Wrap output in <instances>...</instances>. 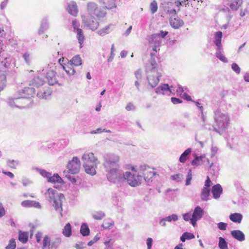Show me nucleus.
<instances>
[{
	"instance_id": "47",
	"label": "nucleus",
	"mask_w": 249,
	"mask_h": 249,
	"mask_svg": "<svg viewBox=\"0 0 249 249\" xmlns=\"http://www.w3.org/2000/svg\"><path fill=\"white\" fill-rule=\"evenodd\" d=\"M92 217L96 220H101L105 216V213L102 211L95 212L92 213Z\"/></svg>"
},
{
	"instance_id": "13",
	"label": "nucleus",
	"mask_w": 249,
	"mask_h": 249,
	"mask_svg": "<svg viewBox=\"0 0 249 249\" xmlns=\"http://www.w3.org/2000/svg\"><path fill=\"white\" fill-rule=\"evenodd\" d=\"M173 86L170 87L168 84H163L160 85L158 88L155 89V92L158 94H168L170 95L172 93V91H175L173 89Z\"/></svg>"
},
{
	"instance_id": "56",
	"label": "nucleus",
	"mask_w": 249,
	"mask_h": 249,
	"mask_svg": "<svg viewBox=\"0 0 249 249\" xmlns=\"http://www.w3.org/2000/svg\"><path fill=\"white\" fill-rule=\"evenodd\" d=\"M231 68L237 74H239L240 73L241 69L236 63H232L231 65Z\"/></svg>"
},
{
	"instance_id": "14",
	"label": "nucleus",
	"mask_w": 249,
	"mask_h": 249,
	"mask_svg": "<svg viewBox=\"0 0 249 249\" xmlns=\"http://www.w3.org/2000/svg\"><path fill=\"white\" fill-rule=\"evenodd\" d=\"M29 101L28 99L24 98L23 96L19 95L18 97L14 98L12 100H10L8 104L12 107H16L20 108H25L26 106L21 105L20 101Z\"/></svg>"
},
{
	"instance_id": "42",
	"label": "nucleus",
	"mask_w": 249,
	"mask_h": 249,
	"mask_svg": "<svg viewBox=\"0 0 249 249\" xmlns=\"http://www.w3.org/2000/svg\"><path fill=\"white\" fill-rule=\"evenodd\" d=\"M73 66H71V65L68 64V65L61 67V69L64 70L69 75H72L74 74L75 72V71L73 69Z\"/></svg>"
},
{
	"instance_id": "2",
	"label": "nucleus",
	"mask_w": 249,
	"mask_h": 249,
	"mask_svg": "<svg viewBox=\"0 0 249 249\" xmlns=\"http://www.w3.org/2000/svg\"><path fill=\"white\" fill-rule=\"evenodd\" d=\"M17 68L14 58L5 54L0 58V91L5 86L6 74L8 72L16 71Z\"/></svg>"
},
{
	"instance_id": "51",
	"label": "nucleus",
	"mask_w": 249,
	"mask_h": 249,
	"mask_svg": "<svg viewBox=\"0 0 249 249\" xmlns=\"http://www.w3.org/2000/svg\"><path fill=\"white\" fill-rule=\"evenodd\" d=\"M167 221L171 222L172 221H177L178 220V215L177 214L174 213L167 217H165Z\"/></svg>"
},
{
	"instance_id": "36",
	"label": "nucleus",
	"mask_w": 249,
	"mask_h": 249,
	"mask_svg": "<svg viewBox=\"0 0 249 249\" xmlns=\"http://www.w3.org/2000/svg\"><path fill=\"white\" fill-rule=\"evenodd\" d=\"M191 152L192 149L191 148L187 149L180 156L179 159V161L181 163H184Z\"/></svg>"
},
{
	"instance_id": "27",
	"label": "nucleus",
	"mask_w": 249,
	"mask_h": 249,
	"mask_svg": "<svg viewBox=\"0 0 249 249\" xmlns=\"http://www.w3.org/2000/svg\"><path fill=\"white\" fill-rule=\"evenodd\" d=\"M32 82V85L37 88L43 86L45 84L44 80L39 76H35Z\"/></svg>"
},
{
	"instance_id": "16",
	"label": "nucleus",
	"mask_w": 249,
	"mask_h": 249,
	"mask_svg": "<svg viewBox=\"0 0 249 249\" xmlns=\"http://www.w3.org/2000/svg\"><path fill=\"white\" fill-rule=\"evenodd\" d=\"M35 94V89L33 87H26L19 92V95L23 96L26 99H30Z\"/></svg>"
},
{
	"instance_id": "44",
	"label": "nucleus",
	"mask_w": 249,
	"mask_h": 249,
	"mask_svg": "<svg viewBox=\"0 0 249 249\" xmlns=\"http://www.w3.org/2000/svg\"><path fill=\"white\" fill-rule=\"evenodd\" d=\"M48 181L49 182L54 183H61L63 182L62 179L57 174H54L52 177L50 176L48 178Z\"/></svg>"
},
{
	"instance_id": "58",
	"label": "nucleus",
	"mask_w": 249,
	"mask_h": 249,
	"mask_svg": "<svg viewBox=\"0 0 249 249\" xmlns=\"http://www.w3.org/2000/svg\"><path fill=\"white\" fill-rule=\"evenodd\" d=\"M134 74H135V76L136 78V80L142 81V71L140 69L137 70L135 72Z\"/></svg>"
},
{
	"instance_id": "60",
	"label": "nucleus",
	"mask_w": 249,
	"mask_h": 249,
	"mask_svg": "<svg viewBox=\"0 0 249 249\" xmlns=\"http://www.w3.org/2000/svg\"><path fill=\"white\" fill-rule=\"evenodd\" d=\"M227 226V224L224 223V222H219V223L217 224V227H218V229H219L221 230H223V231L226 230Z\"/></svg>"
},
{
	"instance_id": "11",
	"label": "nucleus",
	"mask_w": 249,
	"mask_h": 249,
	"mask_svg": "<svg viewBox=\"0 0 249 249\" xmlns=\"http://www.w3.org/2000/svg\"><path fill=\"white\" fill-rule=\"evenodd\" d=\"M81 162L77 157H74L71 160H70L67 165L68 172L71 174H75L80 171Z\"/></svg>"
},
{
	"instance_id": "62",
	"label": "nucleus",
	"mask_w": 249,
	"mask_h": 249,
	"mask_svg": "<svg viewBox=\"0 0 249 249\" xmlns=\"http://www.w3.org/2000/svg\"><path fill=\"white\" fill-rule=\"evenodd\" d=\"M168 32L167 31H161L160 33L154 34V35H157L159 37H160L162 40L167 34Z\"/></svg>"
},
{
	"instance_id": "50",
	"label": "nucleus",
	"mask_w": 249,
	"mask_h": 249,
	"mask_svg": "<svg viewBox=\"0 0 249 249\" xmlns=\"http://www.w3.org/2000/svg\"><path fill=\"white\" fill-rule=\"evenodd\" d=\"M150 9L151 13L154 14L158 10V4L156 1L153 0L150 4Z\"/></svg>"
},
{
	"instance_id": "35",
	"label": "nucleus",
	"mask_w": 249,
	"mask_h": 249,
	"mask_svg": "<svg viewBox=\"0 0 249 249\" xmlns=\"http://www.w3.org/2000/svg\"><path fill=\"white\" fill-rule=\"evenodd\" d=\"M114 224V221L112 219L108 218L104 220L102 227L104 229H109L113 227Z\"/></svg>"
},
{
	"instance_id": "8",
	"label": "nucleus",
	"mask_w": 249,
	"mask_h": 249,
	"mask_svg": "<svg viewBox=\"0 0 249 249\" xmlns=\"http://www.w3.org/2000/svg\"><path fill=\"white\" fill-rule=\"evenodd\" d=\"M103 165L106 170L120 167V157L118 155L113 153H107L104 156Z\"/></svg>"
},
{
	"instance_id": "26",
	"label": "nucleus",
	"mask_w": 249,
	"mask_h": 249,
	"mask_svg": "<svg viewBox=\"0 0 249 249\" xmlns=\"http://www.w3.org/2000/svg\"><path fill=\"white\" fill-rule=\"evenodd\" d=\"M230 219L236 223H240L243 219V215L241 213H231L229 216Z\"/></svg>"
},
{
	"instance_id": "54",
	"label": "nucleus",
	"mask_w": 249,
	"mask_h": 249,
	"mask_svg": "<svg viewBox=\"0 0 249 249\" xmlns=\"http://www.w3.org/2000/svg\"><path fill=\"white\" fill-rule=\"evenodd\" d=\"M16 247V244L15 239H11L10 240L9 244L5 247L6 249H15Z\"/></svg>"
},
{
	"instance_id": "30",
	"label": "nucleus",
	"mask_w": 249,
	"mask_h": 249,
	"mask_svg": "<svg viewBox=\"0 0 249 249\" xmlns=\"http://www.w3.org/2000/svg\"><path fill=\"white\" fill-rule=\"evenodd\" d=\"M82 64V60L79 55L73 56L72 59L69 62V65L75 66H78Z\"/></svg>"
},
{
	"instance_id": "45",
	"label": "nucleus",
	"mask_w": 249,
	"mask_h": 249,
	"mask_svg": "<svg viewBox=\"0 0 249 249\" xmlns=\"http://www.w3.org/2000/svg\"><path fill=\"white\" fill-rule=\"evenodd\" d=\"M22 58L26 64L28 65H31L32 60V56L31 54L28 52H25L22 54Z\"/></svg>"
},
{
	"instance_id": "38",
	"label": "nucleus",
	"mask_w": 249,
	"mask_h": 249,
	"mask_svg": "<svg viewBox=\"0 0 249 249\" xmlns=\"http://www.w3.org/2000/svg\"><path fill=\"white\" fill-rule=\"evenodd\" d=\"M51 244V238L48 235H45L42 240V249H49Z\"/></svg>"
},
{
	"instance_id": "29",
	"label": "nucleus",
	"mask_w": 249,
	"mask_h": 249,
	"mask_svg": "<svg viewBox=\"0 0 249 249\" xmlns=\"http://www.w3.org/2000/svg\"><path fill=\"white\" fill-rule=\"evenodd\" d=\"M223 48H216L215 56L224 63H227L228 59L222 53Z\"/></svg>"
},
{
	"instance_id": "22",
	"label": "nucleus",
	"mask_w": 249,
	"mask_h": 249,
	"mask_svg": "<svg viewBox=\"0 0 249 249\" xmlns=\"http://www.w3.org/2000/svg\"><path fill=\"white\" fill-rule=\"evenodd\" d=\"M21 206L24 207H35L40 208L41 205L38 202L34 200H24L21 202Z\"/></svg>"
},
{
	"instance_id": "34",
	"label": "nucleus",
	"mask_w": 249,
	"mask_h": 249,
	"mask_svg": "<svg viewBox=\"0 0 249 249\" xmlns=\"http://www.w3.org/2000/svg\"><path fill=\"white\" fill-rule=\"evenodd\" d=\"M61 242V239L59 237H56L52 241L51 240L49 249H57Z\"/></svg>"
},
{
	"instance_id": "48",
	"label": "nucleus",
	"mask_w": 249,
	"mask_h": 249,
	"mask_svg": "<svg viewBox=\"0 0 249 249\" xmlns=\"http://www.w3.org/2000/svg\"><path fill=\"white\" fill-rule=\"evenodd\" d=\"M202 158H203L202 156L196 157L192 161V165L193 166H197L200 165L202 163Z\"/></svg>"
},
{
	"instance_id": "39",
	"label": "nucleus",
	"mask_w": 249,
	"mask_h": 249,
	"mask_svg": "<svg viewBox=\"0 0 249 249\" xmlns=\"http://www.w3.org/2000/svg\"><path fill=\"white\" fill-rule=\"evenodd\" d=\"M77 34V38L78 42L80 44V48L82 47V44L85 39V36L83 34V32L81 29H78L77 31H75Z\"/></svg>"
},
{
	"instance_id": "31",
	"label": "nucleus",
	"mask_w": 249,
	"mask_h": 249,
	"mask_svg": "<svg viewBox=\"0 0 249 249\" xmlns=\"http://www.w3.org/2000/svg\"><path fill=\"white\" fill-rule=\"evenodd\" d=\"M113 26V25L109 24L107 26H106L105 27L98 30L97 31V33L101 36H104L109 34L112 31L111 27Z\"/></svg>"
},
{
	"instance_id": "3",
	"label": "nucleus",
	"mask_w": 249,
	"mask_h": 249,
	"mask_svg": "<svg viewBox=\"0 0 249 249\" xmlns=\"http://www.w3.org/2000/svg\"><path fill=\"white\" fill-rule=\"evenodd\" d=\"M214 119L217 127L213 126L215 132L222 135L228 128L230 124V118L227 113L222 112L219 109L214 111Z\"/></svg>"
},
{
	"instance_id": "7",
	"label": "nucleus",
	"mask_w": 249,
	"mask_h": 249,
	"mask_svg": "<svg viewBox=\"0 0 249 249\" xmlns=\"http://www.w3.org/2000/svg\"><path fill=\"white\" fill-rule=\"evenodd\" d=\"M55 63H50L43 70V73L46 74V77L49 85H54L58 83L56 78V70L57 66Z\"/></svg>"
},
{
	"instance_id": "57",
	"label": "nucleus",
	"mask_w": 249,
	"mask_h": 249,
	"mask_svg": "<svg viewBox=\"0 0 249 249\" xmlns=\"http://www.w3.org/2000/svg\"><path fill=\"white\" fill-rule=\"evenodd\" d=\"M164 11L168 14L175 16L177 15L176 11L174 9H171L169 7H165Z\"/></svg>"
},
{
	"instance_id": "53",
	"label": "nucleus",
	"mask_w": 249,
	"mask_h": 249,
	"mask_svg": "<svg viewBox=\"0 0 249 249\" xmlns=\"http://www.w3.org/2000/svg\"><path fill=\"white\" fill-rule=\"evenodd\" d=\"M70 173H69L68 171H64V174L65 175L66 178H67L70 181H71L72 183L76 182V179L75 178L74 176H71L70 175Z\"/></svg>"
},
{
	"instance_id": "59",
	"label": "nucleus",
	"mask_w": 249,
	"mask_h": 249,
	"mask_svg": "<svg viewBox=\"0 0 249 249\" xmlns=\"http://www.w3.org/2000/svg\"><path fill=\"white\" fill-rule=\"evenodd\" d=\"M43 233L41 231H38L36 234V239L38 243H40L41 240V238L42 237Z\"/></svg>"
},
{
	"instance_id": "46",
	"label": "nucleus",
	"mask_w": 249,
	"mask_h": 249,
	"mask_svg": "<svg viewBox=\"0 0 249 249\" xmlns=\"http://www.w3.org/2000/svg\"><path fill=\"white\" fill-rule=\"evenodd\" d=\"M218 247L220 249H229L227 242L222 237L219 238Z\"/></svg>"
},
{
	"instance_id": "10",
	"label": "nucleus",
	"mask_w": 249,
	"mask_h": 249,
	"mask_svg": "<svg viewBox=\"0 0 249 249\" xmlns=\"http://www.w3.org/2000/svg\"><path fill=\"white\" fill-rule=\"evenodd\" d=\"M142 177L141 175H135L130 172H126L124 174V180L127 182L132 187H136L141 184Z\"/></svg>"
},
{
	"instance_id": "28",
	"label": "nucleus",
	"mask_w": 249,
	"mask_h": 249,
	"mask_svg": "<svg viewBox=\"0 0 249 249\" xmlns=\"http://www.w3.org/2000/svg\"><path fill=\"white\" fill-rule=\"evenodd\" d=\"M210 189L208 187H203L201 193V199L202 201H208L209 199Z\"/></svg>"
},
{
	"instance_id": "20",
	"label": "nucleus",
	"mask_w": 249,
	"mask_h": 249,
	"mask_svg": "<svg viewBox=\"0 0 249 249\" xmlns=\"http://www.w3.org/2000/svg\"><path fill=\"white\" fill-rule=\"evenodd\" d=\"M67 11L71 15L76 16L78 13L77 4L74 1L70 2L67 7Z\"/></svg>"
},
{
	"instance_id": "18",
	"label": "nucleus",
	"mask_w": 249,
	"mask_h": 249,
	"mask_svg": "<svg viewBox=\"0 0 249 249\" xmlns=\"http://www.w3.org/2000/svg\"><path fill=\"white\" fill-rule=\"evenodd\" d=\"M150 168V167L146 164H141L138 169H136L135 167H132L131 170L135 173H138V175H141L143 177L144 173H146Z\"/></svg>"
},
{
	"instance_id": "21",
	"label": "nucleus",
	"mask_w": 249,
	"mask_h": 249,
	"mask_svg": "<svg viewBox=\"0 0 249 249\" xmlns=\"http://www.w3.org/2000/svg\"><path fill=\"white\" fill-rule=\"evenodd\" d=\"M231 236L235 239L240 242L245 240V236L244 233L240 230H233L231 231Z\"/></svg>"
},
{
	"instance_id": "40",
	"label": "nucleus",
	"mask_w": 249,
	"mask_h": 249,
	"mask_svg": "<svg viewBox=\"0 0 249 249\" xmlns=\"http://www.w3.org/2000/svg\"><path fill=\"white\" fill-rule=\"evenodd\" d=\"M195 238V235L193 233L188 232H184L180 238V240L184 242L186 240H190Z\"/></svg>"
},
{
	"instance_id": "49",
	"label": "nucleus",
	"mask_w": 249,
	"mask_h": 249,
	"mask_svg": "<svg viewBox=\"0 0 249 249\" xmlns=\"http://www.w3.org/2000/svg\"><path fill=\"white\" fill-rule=\"evenodd\" d=\"M19 164V161L18 160H8L7 161V165L9 167L16 169V166Z\"/></svg>"
},
{
	"instance_id": "1",
	"label": "nucleus",
	"mask_w": 249,
	"mask_h": 249,
	"mask_svg": "<svg viewBox=\"0 0 249 249\" xmlns=\"http://www.w3.org/2000/svg\"><path fill=\"white\" fill-rule=\"evenodd\" d=\"M87 9V15L82 17V22L85 26L94 31L97 29L99 26V23L94 17L103 18L105 16L106 13L98 7L97 4L93 2H88Z\"/></svg>"
},
{
	"instance_id": "43",
	"label": "nucleus",
	"mask_w": 249,
	"mask_h": 249,
	"mask_svg": "<svg viewBox=\"0 0 249 249\" xmlns=\"http://www.w3.org/2000/svg\"><path fill=\"white\" fill-rule=\"evenodd\" d=\"M62 233L66 237H70L71 234V224L67 223L63 229Z\"/></svg>"
},
{
	"instance_id": "55",
	"label": "nucleus",
	"mask_w": 249,
	"mask_h": 249,
	"mask_svg": "<svg viewBox=\"0 0 249 249\" xmlns=\"http://www.w3.org/2000/svg\"><path fill=\"white\" fill-rule=\"evenodd\" d=\"M192 179V171L190 170L188 173L187 178L186 180L185 185L188 186L191 184V181Z\"/></svg>"
},
{
	"instance_id": "63",
	"label": "nucleus",
	"mask_w": 249,
	"mask_h": 249,
	"mask_svg": "<svg viewBox=\"0 0 249 249\" xmlns=\"http://www.w3.org/2000/svg\"><path fill=\"white\" fill-rule=\"evenodd\" d=\"M72 26L74 29V31H76L78 29H80L79 28L80 24L76 20H73L72 21Z\"/></svg>"
},
{
	"instance_id": "52",
	"label": "nucleus",
	"mask_w": 249,
	"mask_h": 249,
	"mask_svg": "<svg viewBox=\"0 0 249 249\" xmlns=\"http://www.w3.org/2000/svg\"><path fill=\"white\" fill-rule=\"evenodd\" d=\"M35 169L39 172L40 174L44 177H46L49 178V177L51 176V173L47 172L46 170L43 169H40L38 168H35Z\"/></svg>"
},
{
	"instance_id": "41",
	"label": "nucleus",
	"mask_w": 249,
	"mask_h": 249,
	"mask_svg": "<svg viewBox=\"0 0 249 249\" xmlns=\"http://www.w3.org/2000/svg\"><path fill=\"white\" fill-rule=\"evenodd\" d=\"M18 240L23 243H25L28 240V233L27 232L19 231Z\"/></svg>"
},
{
	"instance_id": "33",
	"label": "nucleus",
	"mask_w": 249,
	"mask_h": 249,
	"mask_svg": "<svg viewBox=\"0 0 249 249\" xmlns=\"http://www.w3.org/2000/svg\"><path fill=\"white\" fill-rule=\"evenodd\" d=\"M155 172L150 168L142 177L146 182H149L153 177L155 175Z\"/></svg>"
},
{
	"instance_id": "4",
	"label": "nucleus",
	"mask_w": 249,
	"mask_h": 249,
	"mask_svg": "<svg viewBox=\"0 0 249 249\" xmlns=\"http://www.w3.org/2000/svg\"><path fill=\"white\" fill-rule=\"evenodd\" d=\"M150 55L151 60L146 65V70L149 71V74L147 76V80L149 85L152 88H154L159 83L160 78L161 75L156 70L158 65L154 58L155 53H151Z\"/></svg>"
},
{
	"instance_id": "6",
	"label": "nucleus",
	"mask_w": 249,
	"mask_h": 249,
	"mask_svg": "<svg viewBox=\"0 0 249 249\" xmlns=\"http://www.w3.org/2000/svg\"><path fill=\"white\" fill-rule=\"evenodd\" d=\"M83 167L85 172L91 176L96 173V169L98 164V159L93 153H85L82 157Z\"/></svg>"
},
{
	"instance_id": "15",
	"label": "nucleus",
	"mask_w": 249,
	"mask_h": 249,
	"mask_svg": "<svg viewBox=\"0 0 249 249\" xmlns=\"http://www.w3.org/2000/svg\"><path fill=\"white\" fill-rule=\"evenodd\" d=\"M52 90L48 86H44L40 89L37 93V96L40 99H46L51 95Z\"/></svg>"
},
{
	"instance_id": "9",
	"label": "nucleus",
	"mask_w": 249,
	"mask_h": 249,
	"mask_svg": "<svg viewBox=\"0 0 249 249\" xmlns=\"http://www.w3.org/2000/svg\"><path fill=\"white\" fill-rule=\"evenodd\" d=\"M106 171L107 172V178L109 181L117 183L124 180L125 173L120 170V167L111 168Z\"/></svg>"
},
{
	"instance_id": "32",
	"label": "nucleus",
	"mask_w": 249,
	"mask_h": 249,
	"mask_svg": "<svg viewBox=\"0 0 249 249\" xmlns=\"http://www.w3.org/2000/svg\"><path fill=\"white\" fill-rule=\"evenodd\" d=\"M49 27L48 19L46 18L43 19L41 23L40 27L38 30V34L41 35L43 34Z\"/></svg>"
},
{
	"instance_id": "64",
	"label": "nucleus",
	"mask_w": 249,
	"mask_h": 249,
	"mask_svg": "<svg viewBox=\"0 0 249 249\" xmlns=\"http://www.w3.org/2000/svg\"><path fill=\"white\" fill-rule=\"evenodd\" d=\"M182 216H183V219L186 221H188L189 220L190 221V220L192 218V217H191L192 215H191V214L190 213H187L183 214Z\"/></svg>"
},
{
	"instance_id": "37",
	"label": "nucleus",
	"mask_w": 249,
	"mask_h": 249,
	"mask_svg": "<svg viewBox=\"0 0 249 249\" xmlns=\"http://www.w3.org/2000/svg\"><path fill=\"white\" fill-rule=\"evenodd\" d=\"M80 233L83 236H87L89 234L90 231L88 225L83 223L80 228Z\"/></svg>"
},
{
	"instance_id": "23",
	"label": "nucleus",
	"mask_w": 249,
	"mask_h": 249,
	"mask_svg": "<svg viewBox=\"0 0 249 249\" xmlns=\"http://www.w3.org/2000/svg\"><path fill=\"white\" fill-rule=\"evenodd\" d=\"M222 36L223 34L221 31L216 32L214 34L213 42L215 46H216V48H222V46L221 44Z\"/></svg>"
},
{
	"instance_id": "17",
	"label": "nucleus",
	"mask_w": 249,
	"mask_h": 249,
	"mask_svg": "<svg viewBox=\"0 0 249 249\" xmlns=\"http://www.w3.org/2000/svg\"><path fill=\"white\" fill-rule=\"evenodd\" d=\"M170 24L174 29H178L183 25L184 22L176 15L174 17L170 18Z\"/></svg>"
},
{
	"instance_id": "25",
	"label": "nucleus",
	"mask_w": 249,
	"mask_h": 249,
	"mask_svg": "<svg viewBox=\"0 0 249 249\" xmlns=\"http://www.w3.org/2000/svg\"><path fill=\"white\" fill-rule=\"evenodd\" d=\"M204 211L199 206H197L194 209L192 217L200 220L203 216Z\"/></svg>"
},
{
	"instance_id": "5",
	"label": "nucleus",
	"mask_w": 249,
	"mask_h": 249,
	"mask_svg": "<svg viewBox=\"0 0 249 249\" xmlns=\"http://www.w3.org/2000/svg\"><path fill=\"white\" fill-rule=\"evenodd\" d=\"M45 196L48 201L52 203L55 210L60 212L62 215V203L64 199V196L61 193H58L56 190L50 188L45 193Z\"/></svg>"
},
{
	"instance_id": "24",
	"label": "nucleus",
	"mask_w": 249,
	"mask_h": 249,
	"mask_svg": "<svg viewBox=\"0 0 249 249\" xmlns=\"http://www.w3.org/2000/svg\"><path fill=\"white\" fill-rule=\"evenodd\" d=\"M116 0H99V2L104 7L108 9H111L116 7Z\"/></svg>"
},
{
	"instance_id": "19",
	"label": "nucleus",
	"mask_w": 249,
	"mask_h": 249,
	"mask_svg": "<svg viewBox=\"0 0 249 249\" xmlns=\"http://www.w3.org/2000/svg\"><path fill=\"white\" fill-rule=\"evenodd\" d=\"M222 188L219 184L213 186L212 189V193L214 198L218 199L219 198L221 194L222 193Z\"/></svg>"
},
{
	"instance_id": "12",
	"label": "nucleus",
	"mask_w": 249,
	"mask_h": 249,
	"mask_svg": "<svg viewBox=\"0 0 249 249\" xmlns=\"http://www.w3.org/2000/svg\"><path fill=\"white\" fill-rule=\"evenodd\" d=\"M150 47L153 51L157 52L162 42V39L157 35H152L148 38Z\"/></svg>"
},
{
	"instance_id": "61",
	"label": "nucleus",
	"mask_w": 249,
	"mask_h": 249,
	"mask_svg": "<svg viewBox=\"0 0 249 249\" xmlns=\"http://www.w3.org/2000/svg\"><path fill=\"white\" fill-rule=\"evenodd\" d=\"M100 239V237L98 236V234L96 235V236L94 237V238L90 240L88 243V245L89 246H91L94 243H96L99 239Z\"/></svg>"
}]
</instances>
